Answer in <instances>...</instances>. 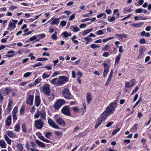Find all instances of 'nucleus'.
<instances>
[{"instance_id":"1a4fd4ad","label":"nucleus","mask_w":151,"mask_h":151,"mask_svg":"<svg viewBox=\"0 0 151 151\" xmlns=\"http://www.w3.org/2000/svg\"><path fill=\"white\" fill-rule=\"evenodd\" d=\"M48 123L50 126L55 129H61L59 128V126L57 125L54 122L52 119H48Z\"/></svg>"},{"instance_id":"473e14b6","label":"nucleus","mask_w":151,"mask_h":151,"mask_svg":"<svg viewBox=\"0 0 151 151\" xmlns=\"http://www.w3.org/2000/svg\"><path fill=\"white\" fill-rule=\"evenodd\" d=\"M25 110V106L22 105L20 108V114L21 115H23L24 113Z\"/></svg>"},{"instance_id":"39448f33","label":"nucleus","mask_w":151,"mask_h":151,"mask_svg":"<svg viewBox=\"0 0 151 151\" xmlns=\"http://www.w3.org/2000/svg\"><path fill=\"white\" fill-rule=\"evenodd\" d=\"M61 112L65 115L72 116L70 110V106L68 105L64 106L61 109Z\"/></svg>"},{"instance_id":"3c124183","label":"nucleus","mask_w":151,"mask_h":151,"mask_svg":"<svg viewBox=\"0 0 151 151\" xmlns=\"http://www.w3.org/2000/svg\"><path fill=\"white\" fill-rule=\"evenodd\" d=\"M46 35L45 34H40L37 35V37L40 38V39L44 38L45 36Z\"/></svg>"},{"instance_id":"79ce46f5","label":"nucleus","mask_w":151,"mask_h":151,"mask_svg":"<svg viewBox=\"0 0 151 151\" xmlns=\"http://www.w3.org/2000/svg\"><path fill=\"white\" fill-rule=\"evenodd\" d=\"M63 73L60 71H56L54 72L52 76H57L58 75H62Z\"/></svg>"},{"instance_id":"c85d7f7f","label":"nucleus","mask_w":151,"mask_h":151,"mask_svg":"<svg viewBox=\"0 0 151 151\" xmlns=\"http://www.w3.org/2000/svg\"><path fill=\"white\" fill-rule=\"evenodd\" d=\"M20 124H16L14 126V130L16 132H19L20 130Z\"/></svg>"},{"instance_id":"e433bc0d","label":"nucleus","mask_w":151,"mask_h":151,"mask_svg":"<svg viewBox=\"0 0 151 151\" xmlns=\"http://www.w3.org/2000/svg\"><path fill=\"white\" fill-rule=\"evenodd\" d=\"M57 33L56 32H55L52 35L51 38L52 40H54L57 39Z\"/></svg>"},{"instance_id":"bb28decb","label":"nucleus","mask_w":151,"mask_h":151,"mask_svg":"<svg viewBox=\"0 0 151 151\" xmlns=\"http://www.w3.org/2000/svg\"><path fill=\"white\" fill-rule=\"evenodd\" d=\"M4 138L8 144L11 145V140L6 135L4 136Z\"/></svg>"},{"instance_id":"dca6fc26","label":"nucleus","mask_w":151,"mask_h":151,"mask_svg":"<svg viewBox=\"0 0 151 151\" xmlns=\"http://www.w3.org/2000/svg\"><path fill=\"white\" fill-rule=\"evenodd\" d=\"M104 71L103 73V76H106L109 71V67L108 65L106 63L104 64Z\"/></svg>"},{"instance_id":"0eeeda50","label":"nucleus","mask_w":151,"mask_h":151,"mask_svg":"<svg viewBox=\"0 0 151 151\" xmlns=\"http://www.w3.org/2000/svg\"><path fill=\"white\" fill-rule=\"evenodd\" d=\"M34 100V96L30 95L27 97L26 101L27 104L29 106H32L33 104Z\"/></svg>"},{"instance_id":"774afa93","label":"nucleus","mask_w":151,"mask_h":151,"mask_svg":"<svg viewBox=\"0 0 151 151\" xmlns=\"http://www.w3.org/2000/svg\"><path fill=\"white\" fill-rule=\"evenodd\" d=\"M109 47V45H106L104 46L103 50L104 51H107Z\"/></svg>"},{"instance_id":"c9c22d12","label":"nucleus","mask_w":151,"mask_h":151,"mask_svg":"<svg viewBox=\"0 0 151 151\" xmlns=\"http://www.w3.org/2000/svg\"><path fill=\"white\" fill-rule=\"evenodd\" d=\"M143 24V23L140 22L137 24H131V25L133 27H139L141 26Z\"/></svg>"},{"instance_id":"4468645a","label":"nucleus","mask_w":151,"mask_h":151,"mask_svg":"<svg viewBox=\"0 0 151 151\" xmlns=\"http://www.w3.org/2000/svg\"><path fill=\"white\" fill-rule=\"evenodd\" d=\"M41 100L40 96L38 95H36L35 96V104L37 107L39 106L40 104Z\"/></svg>"},{"instance_id":"4c0bfd02","label":"nucleus","mask_w":151,"mask_h":151,"mask_svg":"<svg viewBox=\"0 0 151 151\" xmlns=\"http://www.w3.org/2000/svg\"><path fill=\"white\" fill-rule=\"evenodd\" d=\"M73 111L75 112H78L80 111V109L77 107L73 106L71 107Z\"/></svg>"},{"instance_id":"20e7f679","label":"nucleus","mask_w":151,"mask_h":151,"mask_svg":"<svg viewBox=\"0 0 151 151\" xmlns=\"http://www.w3.org/2000/svg\"><path fill=\"white\" fill-rule=\"evenodd\" d=\"M65 101L63 99H57L56 100L54 107L55 110L59 109L63 105L65 104Z\"/></svg>"},{"instance_id":"ea45409f","label":"nucleus","mask_w":151,"mask_h":151,"mask_svg":"<svg viewBox=\"0 0 151 151\" xmlns=\"http://www.w3.org/2000/svg\"><path fill=\"white\" fill-rule=\"evenodd\" d=\"M22 132L24 133H26L27 132V128L25 124H23L22 125Z\"/></svg>"},{"instance_id":"2eb2a0df","label":"nucleus","mask_w":151,"mask_h":151,"mask_svg":"<svg viewBox=\"0 0 151 151\" xmlns=\"http://www.w3.org/2000/svg\"><path fill=\"white\" fill-rule=\"evenodd\" d=\"M135 80L134 79L132 80L129 82L126 83L125 87H132L135 84Z\"/></svg>"},{"instance_id":"09e8293b","label":"nucleus","mask_w":151,"mask_h":151,"mask_svg":"<svg viewBox=\"0 0 151 151\" xmlns=\"http://www.w3.org/2000/svg\"><path fill=\"white\" fill-rule=\"evenodd\" d=\"M48 60V58H37L36 60L37 61H46Z\"/></svg>"},{"instance_id":"8fccbe9b","label":"nucleus","mask_w":151,"mask_h":151,"mask_svg":"<svg viewBox=\"0 0 151 151\" xmlns=\"http://www.w3.org/2000/svg\"><path fill=\"white\" fill-rule=\"evenodd\" d=\"M42 79L40 77L38 78L37 79H36L35 81V85L38 84L41 81Z\"/></svg>"},{"instance_id":"603ef678","label":"nucleus","mask_w":151,"mask_h":151,"mask_svg":"<svg viewBox=\"0 0 151 151\" xmlns=\"http://www.w3.org/2000/svg\"><path fill=\"white\" fill-rule=\"evenodd\" d=\"M96 34L97 35H101L104 34V32L102 30H99L98 31H96L95 32Z\"/></svg>"},{"instance_id":"423d86ee","label":"nucleus","mask_w":151,"mask_h":151,"mask_svg":"<svg viewBox=\"0 0 151 151\" xmlns=\"http://www.w3.org/2000/svg\"><path fill=\"white\" fill-rule=\"evenodd\" d=\"M34 124L36 129H40L43 127L44 122L42 119H40L35 121Z\"/></svg>"},{"instance_id":"f257e3e1","label":"nucleus","mask_w":151,"mask_h":151,"mask_svg":"<svg viewBox=\"0 0 151 151\" xmlns=\"http://www.w3.org/2000/svg\"><path fill=\"white\" fill-rule=\"evenodd\" d=\"M118 102L119 101L117 99L114 101L110 103L102 114L105 116L107 117V116L110 114L114 112L115 110V108L117 106Z\"/></svg>"},{"instance_id":"338daca9","label":"nucleus","mask_w":151,"mask_h":151,"mask_svg":"<svg viewBox=\"0 0 151 151\" xmlns=\"http://www.w3.org/2000/svg\"><path fill=\"white\" fill-rule=\"evenodd\" d=\"M116 18L114 16L112 17L110 19L108 18V20L109 21L111 22L115 20Z\"/></svg>"},{"instance_id":"f8f14e48","label":"nucleus","mask_w":151,"mask_h":151,"mask_svg":"<svg viewBox=\"0 0 151 151\" xmlns=\"http://www.w3.org/2000/svg\"><path fill=\"white\" fill-rule=\"evenodd\" d=\"M68 81L67 78L66 76H61L59 78V84H62L67 82Z\"/></svg>"},{"instance_id":"c756f323","label":"nucleus","mask_w":151,"mask_h":151,"mask_svg":"<svg viewBox=\"0 0 151 151\" xmlns=\"http://www.w3.org/2000/svg\"><path fill=\"white\" fill-rule=\"evenodd\" d=\"M121 57V55L120 54H119L116 57V60L115 61V65H117L118 64L119 61Z\"/></svg>"},{"instance_id":"bf43d9fd","label":"nucleus","mask_w":151,"mask_h":151,"mask_svg":"<svg viewBox=\"0 0 151 151\" xmlns=\"http://www.w3.org/2000/svg\"><path fill=\"white\" fill-rule=\"evenodd\" d=\"M142 12V9L141 8L138 9L135 11V12L136 13H141Z\"/></svg>"},{"instance_id":"72a5a7b5","label":"nucleus","mask_w":151,"mask_h":151,"mask_svg":"<svg viewBox=\"0 0 151 151\" xmlns=\"http://www.w3.org/2000/svg\"><path fill=\"white\" fill-rule=\"evenodd\" d=\"M62 35H64V36L65 37L67 38L68 36H71V33L69 34L67 32L64 31L62 33Z\"/></svg>"},{"instance_id":"c03bdc74","label":"nucleus","mask_w":151,"mask_h":151,"mask_svg":"<svg viewBox=\"0 0 151 151\" xmlns=\"http://www.w3.org/2000/svg\"><path fill=\"white\" fill-rule=\"evenodd\" d=\"M18 108L17 106H16L14 107L12 112L13 114H16L18 110Z\"/></svg>"},{"instance_id":"58836bf2","label":"nucleus","mask_w":151,"mask_h":151,"mask_svg":"<svg viewBox=\"0 0 151 151\" xmlns=\"http://www.w3.org/2000/svg\"><path fill=\"white\" fill-rule=\"evenodd\" d=\"M13 104L12 101V100H10L9 101V102L8 104L7 107L8 108L12 109V105Z\"/></svg>"},{"instance_id":"a211bd4d","label":"nucleus","mask_w":151,"mask_h":151,"mask_svg":"<svg viewBox=\"0 0 151 151\" xmlns=\"http://www.w3.org/2000/svg\"><path fill=\"white\" fill-rule=\"evenodd\" d=\"M86 99L87 103L89 104L91 102L92 100V96L91 93L90 92H88L86 94Z\"/></svg>"},{"instance_id":"aec40b11","label":"nucleus","mask_w":151,"mask_h":151,"mask_svg":"<svg viewBox=\"0 0 151 151\" xmlns=\"http://www.w3.org/2000/svg\"><path fill=\"white\" fill-rule=\"evenodd\" d=\"M86 105L85 102L82 103V107L81 108V110L82 112V114L83 115L86 111Z\"/></svg>"},{"instance_id":"6ab92c4d","label":"nucleus","mask_w":151,"mask_h":151,"mask_svg":"<svg viewBox=\"0 0 151 151\" xmlns=\"http://www.w3.org/2000/svg\"><path fill=\"white\" fill-rule=\"evenodd\" d=\"M12 117L11 115H9L7 117L6 120V124L8 126H9L11 123Z\"/></svg>"},{"instance_id":"7ed1b4c3","label":"nucleus","mask_w":151,"mask_h":151,"mask_svg":"<svg viewBox=\"0 0 151 151\" xmlns=\"http://www.w3.org/2000/svg\"><path fill=\"white\" fill-rule=\"evenodd\" d=\"M107 117L105 116L102 113L100 115V117H99L96 122V124L95 126V129H97L101 124L102 122H104L106 121Z\"/></svg>"},{"instance_id":"2f4dec72","label":"nucleus","mask_w":151,"mask_h":151,"mask_svg":"<svg viewBox=\"0 0 151 151\" xmlns=\"http://www.w3.org/2000/svg\"><path fill=\"white\" fill-rule=\"evenodd\" d=\"M46 113L45 111H42V112H41V117L44 120H45L46 119Z\"/></svg>"},{"instance_id":"6e6552de","label":"nucleus","mask_w":151,"mask_h":151,"mask_svg":"<svg viewBox=\"0 0 151 151\" xmlns=\"http://www.w3.org/2000/svg\"><path fill=\"white\" fill-rule=\"evenodd\" d=\"M48 123L50 126L55 129H61L59 128V126L57 125L54 122L52 119H48Z\"/></svg>"},{"instance_id":"13d9d810","label":"nucleus","mask_w":151,"mask_h":151,"mask_svg":"<svg viewBox=\"0 0 151 151\" xmlns=\"http://www.w3.org/2000/svg\"><path fill=\"white\" fill-rule=\"evenodd\" d=\"M13 24L12 22H10L8 25V27L7 28V29L10 30H11V29L10 28L11 27H12L13 26Z\"/></svg>"},{"instance_id":"5fc2aeb1","label":"nucleus","mask_w":151,"mask_h":151,"mask_svg":"<svg viewBox=\"0 0 151 151\" xmlns=\"http://www.w3.org/2000/svg\"><path fill=\"white\" fill-rule=\"evenodd\" d=\"M114 38L113 37H110L106 39H104L103 40V42H106L109 41V40L113 39Z\"/></svg>"},{"instance_id":"b1692460","label":"nucleus","mask_w":151,"mask_h":151,"mask_svg":"<svg viewBox=\"0 0 151 151\" xmlns=\"http://www.w3.org/2000/svg\"><path fill=\"white\" fill-rule=\"evenodd\" d=\"M7 135L10 138H13L16 136L15 134L12 131H8L7 132Z\"/></svg>"},{"instance_id":"ddd939ff","label":"nucleus","mask_w":151,"mask_h":151,"mask_svg":"<svg viewBox=\"0 0 151 151\" xmlns=\"http://www.w3.org/2000/svg\"><path fill=\"white\" fill-rule=\"evenodd\" d=\"M55 120L60 125L63 127L65 126V123L64 121L61 118H58Z\"/></svg>"},{"instance_id":"0e129e2a","label":"nucleus","mask_w":151,"mask_h":151,"mask_svg":"<svg viewBox=\"0 0 151 151\" xmlns=\"http://www.w3.org/2000/svg\"><path fill=\"white\" fill-rule=\"evenodd\" d=\"M66 24V22L65 21L63 20L60 22V24L63 26H65Z\"/></svg>"},{"instance_id":"69168bd1","label":"nucleus","mask_w":151,"mask_h":151,"mask_svg":"<svg viewBox=\"0 0 151 151\" xmlns=\"http://www.w3.org/2000/svg\"><path fill=\"white\" fill-rule=\"evenodd\" d=\"M55 135L57 136L61 135L62 134V133H61L60 131H55Z\"/></svg>"},{"instance_id":"6e6d98bb","label":"nucleus","mask_w":151,"mask_h":151,"mask_svg":"<svg viewBox=\"0 0 151 151\" xmlns=\"http://www.w3.org/2000/svg\"><path fill=\"white\" fill-rule=\"evenodd\" d=\"M114 123V122L111 121V122L108 123L106 125V127H109L113 125Z\"/></svg>"},{"instance_id":"de8ad7c7","label":"nucleus","mask_w":151,"mask_h":151,"mask_svg":"<svg viewBox=\"0 0 151 151\" xmlns=\"http://www.w3.org/2000/svg\"><path fill=\"white\" fill-rule=\"evenodd\" d=\"M43 64L41 62H39L37 63L36 64L33 65V67L35 68L36 67H38L40 66L43 65Z\"/></svg>"},{"instance_id":"393cba45","label":"nucleus","mask_w":151,"mask_h":151,"mask_svg":"<svg viewBox=\"0 0 151 151\" xmlns=\"http://www.w3.org/2000/svg\"><path fill=\"white\" fill-rule=\"evenodd\" d=\"M17 147V149L20 151H22L23 149V146L20 143H18L16 145Z\"/></svg>"},{"instance_id":"f03ea898","label":"nucleus","mask_w":151,"mask_h":151,"mask_svg":"<svg viewBox=\"0 0 151 151\" xmlns=\"http://www.w3.org/2000/svg\"><path fill=\"white\" fill-rule=\"evenodd\" d=\"M62 93L63 97L66 99H71L73 97L68 88H64L62 91Z\"/></svg>"},{"instance_id":"cd10ccee","label":"nucleus","mask_w":151,"mask_h":151,"mask_svg":"<svg viewBox=\"0 0 151 151\" xmlns=\"http://www.w3.org/2000/svg\"><path fill=\"white\" fill-rule=\"evenodd\" d=\"M14 51H10L9 52H7V54L6 55V57H7L8 58H10V57H12L13 56H14L15 55H13V54H11L10 53H14Z\"/></svg>"},{"instance_id":"49530a36","label":"nucleus","mask_w":151,"mask_h":151,"mask_svg":"<svg viewBox=\"0 0 151 151\" xmlns=\"http://www.w3.org/2000/svg\"><path fill=\"white\" fill-rule=\"evenodd\" d=\"M51 134L52 133L51 132H47L45 133V136L47 138L50 139V137L51 136Z\"/></svg>"},{"instance_id":"9b49d317","label":"nucleus","mask_w":151,"mask_h":151,"mask_svg":"<svg viewBox=\"0 0 151 151\" xmlns=\"http://www.w3.org/2000/svg\"><path fill=\"white\" fill-rule=\"evenodd\" d=\"M43 92L46 94L49 95L50 92V87L48 84H45L42 87Z\"/></svg>"},{"instance_id":"864d4df0","label":"nucleus","mask_w":151,"mask_h":151,"mask_svg":"<svg viewBox=\"0 0 151 151\" xmlns=\"http://www.w3.org/2000/svg\"><path fill=\"white\" fill-rule=\"evenodd\" d=\"M91 47L93 49H95L97 47H99L100 46L98 45H96L94 44H91Z\"/></svg>"},{"instance_id":"9d476101","label":"nucleus","mask_w":151,"mask_h":151,"mask_svg":"<svg viewBox=\"0 0 151 151\" xmlns=\"http://www.w3.org/2000/svg\"><path fill=\"white\" fill-rule=\"evenodd\" d=\"M48 123L50 126L55 129H61L59 128V126L57 125L54 122L52 119H48Z\"/></svg>"},{"instance_id":"052dcab7","label":"nucleus","mask_w":151,"mask_h":151,"mask_svg":"<svg viewBox=\"0 0 151 151\" xmlns=\"http://www.w3.org/2000/svg\"><path fill=\"white\" fill-rule=\"evenodd\" d=\"M76 14L75 13L73 14L69 17V20H73L75 17Z\"/></svg>"},{"instance_id":"a878e982","label":"nucleus","mask_w":151,"mask_h":151,"mask_svg":"<svg viewBox=\"0 0 151 151\" xmlns=\"http://www.w3.org/2000/svg\"><path fill=\"white\" fill-rule=\"evenodd\" d=\"M0 145L1 148H4L6 147V144L3 139L0 140Z\"/></svg>"},{"instance_id":"37998d69","label":"nucleus","mask_w":151,"mask_h":151,"mask_svg":"<svg viewBox=\"0 0 151 151\" xmlns=\"http://www.w3.org/2000/svg\"><path fill=\"white\" fill-rule=\"evenodd\" d=\"M120 130V128H118L114 129L113 131L111 134L112 135H115L117 132H118Z\"/></svg>"},{"instance_id":"7c9ffc66","label":"nucleus","mask_w":151,"mask_h":151,"mask_svg":"<svg viewBox=\"0 0 151 151\" xmlns=\"http://www.w3.org/2000/svg\"><path fill=\"white\" fill-rule=\"evenodd\" d=\"M86 135L87 133H86V132H84L78 134L77 135V136L78 137L80 138L82 137L86 136Z\"/></svg>"},{"instance_id":"5701e85b","label":"nucleus","mask_w":151,"mask_h":151,"mask_svg":"<svg viewBox=\"0 0 151 151\" xmlns=\"http://www.w3.org/2000/svg\"><path fill=\"white\" fill-rule=\"evenodd\" d=\"M35 142L37 145L41 147L45 148V147L44 143L41 142L38 140H37L35 141Z\"/></svg>"},{"instance_id":"4d7b16f0","label":"nucleus","mask_w":151,"mask_h":151,"mask_svg":"<svg viewBox=\"0 0 151 151\" xmlns=\"http://www.w3.org/2000/svg\"><path fill=\"white\" fill-rule=\"evenodd\" d=\"M37 38V37L35 36H33L29 38V40H28V41H27V42L29 41H32L35 40H36Z\"/></svg>"},{"instance_id":"4be33fe9","label":"nucleus","mask_w":151,"mask_h":151,"mask_svg":"<svg viewBox=\"0 0 151 151\" xmlns=\"http://www.w3.org/2000/svg\"><path fill=\"white\" fill-rule=\"evenodd\" d=\"M70 29L74 32H77L80 31V29L78 27H75L74 25L71 26Z\"/></svg>"},{"instance_id":"f3484780","label":"nucleus","mask_w":151,"mask_h":151,"mask_svg":"<svg viewBox=\"0 0 151 151\" xmlns=\"http://www.w3.org/2000/svg\"><path fill=\"white\" fill-rule=\"evenodd\" d=\"M59 18L54 17L53 19L52 20L50 24L51 25H56V26H57L59 24Z\"/></svg>"},{"instance_id":"412c9836","label":"nucleus","mask_w":151,"mask_h":151,"mask_svg":"<svg viewBox=\"0 0 151 151\" xmlns=\"http://www.w3.org/2000/svg\"><path fill=\"white\" fill-rule=\"evenodd\" d=\"M11 90L9 88H6L3 91V94L4 96L7 95L10 92Z\"/></svg>"},{"instance_id":"f704fd0d","label":"nucleus","mask_w":151,"mask_h":151,"mask_svg":"<svg viewBox=\"0 0 151 151\" xmlns=\"http://www.w3.org/2000/svg\"><path fill=\"white\" fill-rule=\"evenodd\" d=\"M58 82H59V79L58 78H54L52 79L51 81V83L53 84H59Z\"/></svg>"},{"instance_id":"e2e57ef3","label":"nucleus","mask_w":151,"mask_h":151,"mask_svg":"<svg viewBox=\"0 0 151 151\" xmlns=\"http://www.w3.org/2000/svg\"><path fill=\"white\" fill-rule=\"evenodd\" d=\"M12 116L13 118V121L14 122L17 119V117L16 116V114H13Z\"/></svg>"},{"instance_id":"a18cd8bd","label":"nucleus","mask_w":151,"mask_h":151,"mask_svg":"<svg viewBox=\"0 0 151 151\" xmlns=\"http://www.w3.org/2000/svg\"><path fill=\"white\" fill-rule=\"evenodd\" d=\"M112 76H109V77L108 78L105 84V86H107L109 83L110 81H111V77Z\"/></svg>"},{"instance_id":"a19ab883","label":"nucleus","mask_w":151,"mask_h":151,"mask_svg":"<svg viewBox=\"0 0 151 151\" xmlns=\"http://www.w3.org/2000/svg\"><path fill=\"white\" fill-rule=\"evenodd\" d=\"M41 112L39 111H37L35 115H34V118L35 119L38 118L39 117V115H40Z\"/></svg>"},{"instance_id":"680f3d73","label":"nucleus","mask_w":151,"mask_h":151,"mask_svg":"<svg viewBox=\"0 0 151 151\" xmlns=\"http://www.w3.org/2000/svg\"><path fill=\"white\" fill-rule=\"evenodd\" d=\"M89 32L88 29L85 30L82 33V35L83 36H85L88 33H89Z\"/></svg>"}]
</instances>
